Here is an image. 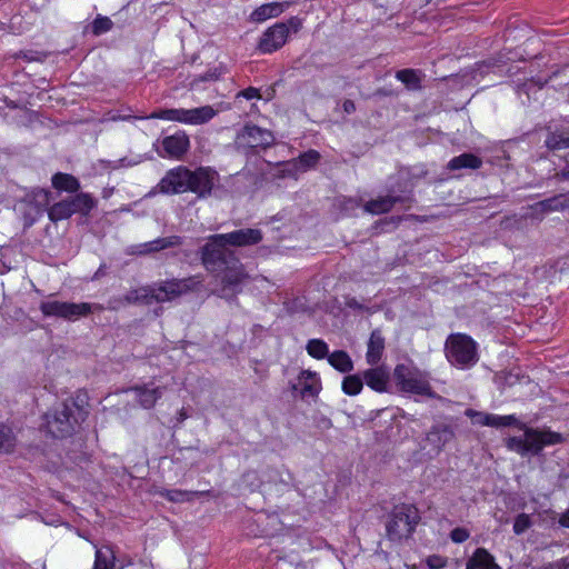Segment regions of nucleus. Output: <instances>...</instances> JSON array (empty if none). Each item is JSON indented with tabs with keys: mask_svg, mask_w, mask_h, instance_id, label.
Segmentation results:
<instances>
[{
	"mask_svg": "<svg viewBox=\"0 0 569 569\" xmlns=\"http://www.w3.org/2000/svg\"><path fill=\"white\" fill-rule=\"evenodd\" d=\"M88 416V411L76 400H66L44 415L46 428L52 437L67 438Z\"/></svg>",
	"mask_w": 569,
	"mask_h": 569,
	"instance_id": "1",
	"label": "nucleus"
},
{
	"mask_svg": "<svg viewBox=\"0 0 569 569\" xmlns=\"http://www.w3.org/2000/svg\"><path fill=\"white\" fill-rule=\"evenodd\" d=\"M562 441L563 437L561 433L551 430L525 428L523 438H508L507 447L521 456L527 453L538 455L546 446L561 443Z\"/></svg>",
	"mask_w": 569,
	"mask_h": 569,
	"instance_id": "2",
	"label": "nucleus"
},
{
	"mask_svg": "<svg viewBox=\"0 0 569 569\" xmlns=\"http://www.w3.org/2000/svg\"><path fill=\"white\" fill-rule=\"evenodd\" d=\"M393 377L399 389L403 392L437 398L432 390L428 376L416 367L399 363L393 370Z\"/></svg>",
	"mask_w": 569,
	"mask_h": 569,
	"instance_id": "3",
	"label": "nucleus"
},
{
	"mask_svg": "<svg viewBox=\"0 0 569 569\" xmlns=\"http://www.w3.org/2000/svg\"><path fill=\"white\" fill-rule=\"evenodd\" d=\"M446 356L450 363L469 368L478 361L477 345L467 335H450L446 341Z\"/></svg>",
	"mask_w": 569,
	"mask_h": 569,
	"instance_id": "4",
	"label": "nucleus"
},
{
	"mask_svg": "<svg viewBox=\"0 0 569 569\" xmlns=\"http://www.w3.org/2000/svg\"><path fill=\"white\" fill-rule=\"evenodd\" d=\"M420 520L418 509L412 505L396 507L387 523V535L390 540L399 541L408 538Z\"/></svg>",
	"mask_w": 569,
	"mask_h": 569,
	"instance_id": "5",
	"label": "nucleus"
},
{
	"mask_svg": "<svg viewBox=\"0 0 569 569\" xmlns=\"http://www.w3.org/2000/svg\"><path fill=\"white\" fill-rule=\"evenodd\" d=\"M201 282L202 279L200 276L158 281L151 284L154 302L163 303L173 301L188 292L194 291Z\"/></svg>",
	"mask_w": 569,
	"mask_h": 569,
	"instance_id": "6",
	"label": "nucleus"
},
{
	"mask_svg": "<svg viewBox=\"0 0 569 569\" xmlns=\"http://www.w3.org/2000/svg\"><path fill=\"white\" fill-rule=\"evenodd\" d=\"M216 114L217 110L211 106H202L193 109H163L139 119H163L197 126L209 122Z\"/></svg>",
	"mask_w": 569,
	"mask_h": 569,
	"instance_id": "7",
	"label": "nucleus"
},
{
	"mask_svg": "<svg viewBox=\"0 0 569 569\" xmlns=\"http://www.w3.org/2000/svg\"><path fill=\"white\" fill-rule=\"evenodd\" d=\"M223 234H213L207 239L201 248V261L208 271L216 272L222 269L228 260L234 257L233 251L227 248Z\"/></svg>",
	"mask_w": 569,
	"mask_h": 569,
	"instance_id": "8",
	"label": "nucleus"
},
{
	"mask_svg": "<svg viewBox=\"0 0 569 569\" xmlns=\"http://www.w3.org/2000/svg\"><path fill=\"white\" fill-rule=\"evenodd\" d=\"M39 308L44 317H57L68 321L86 317L92 311V305L88 302L76 303L59 300L41 301Z\"/></svg>",
	"mask_w": 569,
	"mask_h": 569,
	"instance_id": "9",
	"label": "nucleus"
},
{
	"mask_svg": "<svg viewBox=\"0 0 569 569\" xmlns=\"http://www.w3.org/2000/svg\"><path fill=\"white\" fill-rule=\"evenodd\" d=\"M219 271H222L221 288L217 293L221 298L234 297L240 291V286L249 278L236 256L228 260V263L223 264Z\"/></svg>",
	"mask_w": 569,
	"mask_h": 569,
	"instance_id": "10",
	"label": "nucleus"
},
{
	"mask_svg": "<svg viewBox=\"0 0 569 569\" xmlns=\"http://www.w3.org/2000/svg\"><path fill=\"white\" fill-rule=\"evenodd\" d=\"M191 170L179 166L169 170L159 181L156 189L160 193L173 194L188 191L190 188Z\"/></svg>",
	"mask_w": 569,
	"mask_h": 569,
	"instance_id": "11",
	"label": "nucleus"
},
{
	"mask_svg": "<svg viewBox=\"0 0 569 569\" xmlns=\"http://www.w3.org/2000/svg\"><path fill=\"white\" fill-rule=\"evenodd\" d=\"M274 141V137L271 131L262 129L254 124H247L237 134L236 144L239 148H262L270 147Z\"/></svg>",
	"mask_w": 569,
	"mask_h": 569,
	"instance_id": "12",
	"label": "nucleus"
},
{
	"mask_svg": "<svg viewBox=\"0 0 569 569\" xmlns=\"http://www.w3.org/2000/svg\"><path fill=\"white\" fill-rule=\"evenodd\" d=\"M288 33L289 29L282 22L268 28L259 41V50L263 53H271L280 49L286 43Z\"/></svg>",
	"mask_w": 569,
	"mask_h": 569,
	"instance_id": "13",
	"label": "nucleus"
},
{
	"mask_svg": "<svg viewBox=\"0 0 569 569\" xmlns=\"http://www.w3.org/2000/svg\"><path fill=\"white\" fill-rule=\"evenodd\" d=\"M217 179V172L209 168H199L191 171L190 188L188 191L197 193L199 198L210 196Z\"/></svg>",
	"mask_w": 569,
	"mask_h": 569,
	"instance_id": "14",
	"label": "nucleus"
},
{
	"mask_svg": "<svg viewBox=\"0 0 569 569\" xmlns=\"http://www.w3.org/2000/svg\"><path fill=\"white\" fill-rule=\"evenodd\" d=\"M50 203V192L43 189H38L27 194L21 201L22 206L32 207L33 214L26 217V228L31 227L34 221L41 216L43 209Z\"/></svg>",
	"mask_w": 569,
	"mask_h": 569,
	"instance_id": "15",
	"label": "nucleus"
},
{
	"mask_svg": "<svg viewBox=\"0 0 569 569\" xmlns=\"http://www.w3.org/2000/svg\"><path fill=\"white\" fill-rule=\"evenodd\" d=\"M182 243V239L179 236H170L164 238H158L152 241L140 243L132 248V253L139 256H147L150 253L159 252L169 248L178 247Z\"/></svg>",
	"mask_w": 569,
	"mask_h": 569,
	"instance_id": "16",
	"label": "nucleus"
},
{
	"mask_svg": "<svg viewBox=\"0 0 569 569\" xmlns=\"http://www.w3.org/2000/svg\"><path fill=\"white\" fill-rule=\"evenodd\" d=\"M363 380L373 391L387 392L390 375L385 367L370 368L363 371Z\"/></svg>",
	"mask_w": 569,
	"mask_h": 569,
	"instance_id": "17",
	"label": "nucleus"
},
{
	"mask_svg": "<svg viewBox=\"0 0 569 569\" xmlns=\"http://www.w3.org/2000/svg\"><path fill=\"white\" fill-rule=\"evenodd\" d=\"M224 240L230 246H250L262 240V233L259 229H240L229 233H222Z\"/></svg>",
	"mask_w": 569,
	"mask_h": 569,
	"instance_id": "18",
	"label": "nucleus"
},
{
	"mask_svg": "<svg viewBox=\"0 0 569 569\" xmlns=\"http://www.w3.org/2000/svg\"><path fill=\"white\" fill-rule=\"evenodd\" d=\"M136 393V399L144 409H151L162 397V388L149 387L148 385L134 386L130 389Z\"/></svg>",
	"mask_w": 569,
	"mask_h": 569,
	"instance_id": "19",
	"label": "nucleus"
},
{
	"mask_svg": "<svg viewBox=\"0 0 569 569\" xmlns=\"http://www.w3.org/2000/svg\"><path fill=\"white\" fill-rule=\"evenodd\" d=\"M320 160V153L317 150H308L298 158L288 163V172L295 174L297 172H306L317 166Z\"/></svg>",
	"mask_w": 569,
	"mask_h": 569,
	"instance_id": "20",
	"label": "nucleus"
},
{
	"mask_svg": "<svg viewBox=\"0 0 569 569\" xmlns=\"http://www.w3.org/2000/svg\"><path fill=\"white\" fill-rule=\"evenodd\" d=\"M385 351V338L380 330H373L368 341L366 360L369 365L376 366Z\"/></svg>",
	"mask_w": 569,
	"mask_h": 569,
	"instance_id": "21",
	"label": "nucleus"
},
{
	"mask_svg": "<svg viewBox=\"0 0 569 569\" xmlns=\"http://www.w3.org/2000/svg\"><path fill=\"white\" fill-rule=\"evenodd\" d=\"M568 207L563 196H556L549 199L539 201L530 207L531 216L533 218H542L546 213L551 211L563 210Z\"/></svg>",
	"mask_w": 569,
	"mask_h": 569,
	"instance_id": "22",
	"label": "nucleus"
},
{
	"mask_svg": "<svg viewBox=\"0 0 569 569\" xmlns=\"http://www.w3.org/2000/svg\"><path fill=\"white\" fill-rule=\"evenodd\" d=\"M164 151L173 158H180L189 148V138L182 134L167 137L162 141Z\"/></svg>",
	"mask_w": 569,
	"mask_h": 569,
	"instance_id": "23",
	"label": "nucleus"
},
{
	"mask_svg": "<svg viewBox=\"0 0 569 569\" xmlns=\"http://www.w3.org/2000/svg\"><path fill=\"white\" fill-rule=\"evenodd\" d=\"M467 569H501L495 558L483 548H478L467 562Z\"/></svg>",
	"mask_w": 569,
	"mask_h": 569,
	"instance_id": "24",
	"label": "nucleus"
},
{
	"mask_svg": "<svg viewBox=\"0 0 569 569\" xmlns=\"http://www.w3.org/2000/svg\"><path fill=\"white\" fill-rule=\"evenodd\" d=\"M70 209L73 213H81L88 216L89 212L96 207V200L89 193H78L74 197L67 198Z\"/></svg>",
	"mask_w": 569,
	"mask_h": 569,
	"instance_id": "25",
	"label": "nucleus"
},
{
	"mask_svg": "<svg viewBox=\"0 0 569 569\" xmlns=\"http://www.w3.org/2000/svg\"><path fill=\"white\" fill-rule=\"evenodd\" d=\"M120 301L128 305H151L154 302L152 287L146 286L132 289L129 292H127L126 296Z\"/></svg>",
	"mask_w": 569,
	"mask_h": 569,
	"instance_id": "26",
	"label": "nucleus"
},
{
	"mask_svg": "<svg viewBox=\"0 0 569 569\" xmlns=\"http://www.w3.org/2000/svg\"><path fill=\"white\" fill-rule=\"evenodd\" d=\"M284 10V3L281 2H270L264 3L257 8L251 13V20L256 22H262L267 19L274 18L280 16Z\"/></svg>",
	"mask_w": 569,
	"mask_h": 569,
	"instance_id": "27",
	"label": "nucleus"
},
{
	"mask_svg": "<svg viewBox=\"0 0 569 569\" xmlns=\"http://www.w3.org/2000/svg\"><path fill=\"white\" fill-rule=\"evenodd\" d=\"M398 201L399 197H380L378 199L368 201L365 204V211L371 214H382L389 212L393 208L395 203Z\"/></svg>",
	"mask_w": 569,
	"mask_h": 569,
	"instance_id": "28",
	"label": "nucleus"
},
{
	"mask_svg": "<svg viewBox=\"0 0 569 569\" xmlns=\"http://www.w3.org/2000/svg\"><path fill=\"white\" fill-rule=\"evenodd\" d=\"M299 386L302 397H316L319 392V381L316 373L303 370L299 376Z\"/></svg>",
	"mask_w": 569,
	"mask_h": 569,
	"instance_id": "29",
	"label": "nucleus"
},
{
	"mask_svg": "<svg viewBox=\"0 0 569 569\" xmlns=\"http://www.w3.org/2000/svg\"><path fill=\"white\" fill-rule=\"evenodd\" d=\"M53 188L66 192H77L80 189L79 180L69 173L58 172L51 179Z\"/></svg>",
	"mask_w": 569,
	"mask_h": 569,
	"instance_id": "30",
	"label": "nucleus"
},
{
	"mask_svg": "<svg viewBox=\"0 0 569 569\" xmlns=\"http://www.w3.org/2000/svg\"><path fill=\"white\" fill-rule=\"evenodd\" d=\"M482 164L479 157L472 153H462L458 157L452 158L448 163V169L459 170L462 168L478 169Z\"/></svg>",
	"mask_w": 569,
	"mask_h": 569,
	"instance_id": "31",
	"label": "nucleus"
},
{
	"mask_svg": "<svg viewBox=\"0 0 569 569\" xmlns=\"http://www.w3.org/2000/svg\"><path fill=\"white\" fill-rule=\"evenodd\" d=\"M328 362L338 371L347 373L353 370L350 356L343 350L333 351L328 356Z\"/></svg>",
	"mask_w": 569,
	"mask_h": 569,
	"instance_id": "32",
	"label": "nucleus"
},
{
	"mask_svg": "<svg viewBox=\"0 0 569 569\" xmlns=\"http://www.w3.org/2000/svg\"><path fill=\"white\" fill-rule=\"evenodd\" d=\"M114 551L110 547H103L96 550L93 569H116Z\"/></svg>",
	"mask_w": 569,
	"mask_h": 569,
	"instance_id": "33",
	"label": "nucleus"
},
{
	"mask_svg": "<svg viewBox=\"0 0 569 569\" xmlns=\"http://www.w3.org/2000/svg\"><path fill=\"white\" fill-rule=\"evenodd\" d=\"M72 216V210L70 209V204L66 199L52 204L48 209V217L52 222H58L61 220H66Z\"/></svg>",
	"mask_w": 569,
	"mask_h": 569,
	"instance_id": "34",
	"label": "nucleus"
},
{
	"mask_svg": "<svg viewBox=\"0 0 569 569\" xmlns=\"http://www.w3.org/2000/svg\"><path fill=\"white\" fill-rule=\"evenodd\" d=\"M17 446V438L12 429L0 423V452H12Z\"/></svg>",
	"mask_w": 569,
	"mask_h": 569,
	"instance_id": "35",
	"label": "nucleus"
},
{
	"mask_svg": "<svg viewBox=\"0 0 569 569\" xmlns=\"http://www.w3.org/2000/svg\"><path fill=\"white\" fill-rule=\"evenodd\" d=\"M160 495L172 502L190 501L193 497L209 495V491L164 490Z\"/></svg>",
	"mask_w": 569,
	"mask_h": 569,
	"instance_id": "36",
	"label": "nucleus"
},
{
	"mask_svg": "<svg viewBox=\"0 0 569 569\" xmlns=\"http://www.w3.org/2000/svg\"><path fill=\"white\" fill-rule=\"evenodd\" d=\"M363 376L359 375H349L346 376L342 380V391L348 396H357L361 392L363 388Z\"/></svg>",
	"mask_w": 569,
	"mask_h": 569,
	"instance_id": "37",
	"label": "nucleus"
},
{
	"mask_svg": "<svg viewBox=\"0 0 569 569\" xmlns=\"http://www.w3.org/2000/svg\"><path fill=\"white\" fill-rule=\"evenodd\" d=\"M396 78L401 81L409 90H417L420 88V76L416 70L403 69L396 73Z\"/></svg>",
	"mask_w": 569,
	"mask_h": 569,
	"instance_id": "38",
	"label": "nucleus"
},
{
	"mask_svg": "<svg viewBox=\"0 0 569 569\" xmlns=\"http://www.w3.org/2000/svg\"><path fill=\"white\" fill-rule=\"evenodd\" d=\"M546 146L550 150L569 148V132H551L546 139Z\"/></svg>",
	"mask_w": 569,
	"mask_h": 569,
	"instance_id": "39",
	"label": "nucleus"
},
{
	"mask_svg": "<svg viewBox=\"0 0 569 569\" xmlns=\"http://www.w3.org/2000/svg\"><path fill=\"white\" fill-rule=\"evenodd\" d=\"M306 349L308 355L316 359H323L329 356L328 345L321 339L309 340Z\"/></svg>",
	"mask_w": 569,
	"mask_h": 569,
	"instance_id": "40",
	"label": "nucleus"
},
{
	"mask_svg": "<svg viewBox=\"0 0 569 569\" xmlns=\"http://www.w3.org/2000/svg\"><path fill=\"white\" fill-rule=\"evenodd\" d=\"M488 420H489L488 427H495V428L508 427V426L518 423V420L513 415L497 416V415L490 413V418Z\"/></svg>",
	"mask_w": 569,
	"mask_h": 569,
	"instance_id": "41",
	"label": "nucleus"
},
{
	"mask_svg": "<svg viewBox=\"0 0 569 569\" xmlns=\"http://www.w3.org/2000/svg\"><path fill=\"white\" fill-rule=\"evenodd\" d=\"M113 26V22L108 17L98 16L92 22V32L96 36L102 34L109 31Z\"/></svg>",
	"mask_w": 569,
	"mask_h": 569,
	"instance_id": "42",
	"label": "nucleus"
},
{
	"mask_svg": "<svg viewBox=\"0 0 569 569\" xmlns=\"http://www.w3.org/2000/svg\"><path fill=\"white\" fill-rule=\"evenodd\" d=\"M532 522L530 516L527 513H520L516 517L513 522V532L521 535L531 527Z\"/></svg>",
	"mask_w": 569,
	"mask_h": 569,
	"instance_id": "43",
	"label": "nucleus"
},
{
	"mask_svg": "<svg viewBox=\"0 0 569 569\" xmlns=\"http://www.w3.org/2000/svg\"><path fill=\"white\" fill-rule=\"evenodd\" d=\"M466 416L469 417L475 423H478L480 426H488L489 420L487 418H490V413L476 411L473 409H467Z\"/></svg>",
	"mask_w": 569,
	"mask_h": 569,
	"instance_id": "44",
	"label": "nucleus"
},
{
	"mask_svg": "<svg viewBox=\"0 0 569 569\" xmlns=\"http://www.w3.org/2000/svg\"><path fill=\"white\" fill-rule=\"evenodd\" d=\"M470 537V533L465 528H455L450 532V538L456 543L465 542Z\"/></svg>",
	"mask_w": 569,
	"mask_h": 569,
	"instance_id": "45",
	"label": "nucleus"
},
{
	"mask_svg": "<svg viewBox=\"0 0 569 569\" xmlns=\"http://www.w3.org/2000/svg\"><path fill=\"white\" fill-rule=\"evenodd\" d=\"M427 563L431 569H440L446 566V560L439 556H431L427 559Z\"/></svg>",
	"mask_w": 569,
	"mask_h": 569,
	"instance_id": "46",
	"label": "nucleus"
},
{
	"mask_svg": "<svg viewBox=\"0 0 569 569\" xmlns=\"http://www.w3.org/2000/svg\"><path fill=\"white\" fill-rule=\"evenodd\" d=\"M241 96H243L246 99H254L259 98V91L256 88H248L240 92Z\"/></svg>",
	"mask_w": 569,
	"mask_h": 569,
	"instance_id": "47",
	"label": "nucleus"
},
{
	"mask_svg": "<svg viewBox=\"0 0 569 569\" xmlns=\"http://www.w3.org/2000/svg\"><path fill=\"white\" fill-rule=\"evenodd\" d=\"M342 108H343V111L348 114L352 113L356 111V104L352 100H345L343 103H342Z\"/></svg>",
	"mask_w": 569,
	"mask_h": 569,
	"instance_id": "48",
	"label": "nucleus"
},
{
	"mask_svg": "<svg viewBox=\"0 0 569 569\" xmlns=\"http://www.w3.org/2000/svg\"><path fill=\"white\" fill-rule=\"evenodd\" d=\"M559 525L565 528H569V508L560 516Z\"/></svg>",
	"mask_w": 569,
	"mask_h": 569,
	"instance_id": "49",
	"label": "nucleus"
},
{
	"mask_svg": "<svg viewBox=\"0 0 569 569\" xmlns=\"http://www.w3.org/2000/svg\"><path fill=\"white\" fill-rule=\"evenodd\" d=\"M557 565L560 569H569V557H565L561 560L557 561Z\"/></svg>",
	"mask_w": 569,
	"mask_h": 569,
	"instance_id": "50",
	"label": "nucleus"
},
{
	"mask_svg": "<svg viewBox=\"0 0 569 569\" xmlns=\"http://www.w3.org/2000/svg\"><path fill=\"white\" fill-rule=\"evenodd\" d=\"M20 209L23 212V219L26 220V217L29 214H33V208L32 207H26L20 203Z\"/></svg>",
	"mask_w": 569,
	"mask_h": 569,
	"instance_id": "51",
	"label": "nucleus"
},
{
	"mask_svg": "<svg viewBox=\"0 0 569 569\" xmlns=\"http://www.w3.org/2000/svg\"><path fill=\"white\" fill-rule=\"evenodd\" d=\"M141 160H136L133 162H129L127 166H134V164H138ZM121 162H124V159L121 160ZM122 166H126L124 163H122Z\"/></svg>",
	"mask_w": 569,
	"mask_h": 569,
	"instance_id": "52",
	"label": "nucleus"
},
{
	"mask_svg": "<svg viewBox=\"0 0 569 569\" xmlns=\"http://www.w3.org/2000/svg\"><path fill=\"white\" fill-rule=\"evenodd\" d=\"M561 176H562V178H563V179L569 180V170H568V171H563V172L561 173Z\"/></svg>",
	"mask_w": 569,
	"mask_h": 569,
	"instance_id": "53",
	"label": "nucleus"
}]
</instances>
